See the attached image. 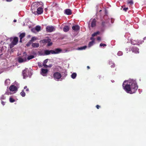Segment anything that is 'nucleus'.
<instances>
[{
  "label": "nucleus",
  "mask_w": 146,
  "mask_h": 146,
  "mask_svg": "<svg viewBox=\"0 0 146 146\" xmlns=\"http://www.w3.org/2000/svg\"><path fill=\"white\" fill-rule=\"evenodd\" d=\"M122 86L123 89L126 92L130 94L134 93L138 89L136 82L133 80L130 79L124 81Z\"/></svg>",
  "instance_id": "obj_1"
},
{
  "label": "nucleus",
  "mask_w": 146,
  "mask_h": 146,
  "mask_svg": "<svg viewBox=\"0 0 146 146\" xmlns=\"http://www.w3.org/2000/svg\"><path fill=\"white\" fill-rule=\"evenodd\" d=\"M61 50L60 49H57L55 50H45L44 52V53L42 54L41 55H48L52 54H57L60 52Z\"/></svg>",
  "instance_id": "obj_2"
},
{
  "label": "nucleus",
  "mask_w": 146,
  "mask_h": 146,
  "mask_svg": "<svg viewBox=\"0 0 146 146\" xmlns=\"http://www.w3.org/2000/svg\"><path fill=\"white\" fill-rule=\"evenodd\" d=\"M9 90L10 92H9V91L6 92L5 93V94H7V95H9L15 93V91L17 90V88L15 86L13 85L11 86L10 87Z\"/></svg>",
  "instance_id": "obj_3"
},
{
  "label": "nucleus",
  "mask_w": 146,
  "mask_h": 146,
  "mask_svg": "<svg viewBox=\"0 0 146 146\" xmlns=\"http://www.w3.org/2000/svg\"><path fill=\"white\" fill-rule=\"evenodd\" d=\"M40 4V2H35L32 5L31 9L32 10V13H33L35 14L36 9L38 7Z\"/></svg>",
  "instance_id": "obj_4"
},
{
  "label": "nucleus",
  "mask_w": 146,
  "mask_h": 146,
  "mask_svg": "<svg viewBox=\"0 0 146 146\" xmlns=\"http://www.w3.org/2000/svg\"><path fill=\"white\" fill-rule=\"evenodd\" d=\"M18 41V38L17 37H15L13 39V40L9 44L10 48H11L14 46L16 45Z\"/></svg>",
  "instance_id": "obj_5"
},
{
  "label": "nucleus",
  "mask_w": 146,
  "mask_h": 146,
  "mask_svg": "<svg viewBox=\"0 0 146 146\" xmlns=\"http://www.w3.org/2000/svg\"><path fill=\"white\" fill-rule=\"evenodd\" d=\"M27 57L24 56L19 57L18 58V61L20 63L25 62L27 61Z\"/></svg>",
  "instance_id": "obj_6"
},
{
  "label": "nucleus",
  "mask_w": 146,
  "mask_h": 146,
  "mask_svg": "<svg viewBox=\"0 0 146 146\" xmlns=\"http://www.w3.org/2000/svg\"><path fill=\"white\" fill-rule=\"evenodd\" d=\"M96 21L95 19H91L89 23V27H90V25L92 27H95L96 25Z\"/></svg>",
  "instance_id": "obj_7"
},
{
  "label": "nucleus",
  "mask_w": 146,
  "mask_h": 146,
  "mask_svg": "<svg viewBox=\"0 0 146 146\" xmlns=\"http://www.w3.org/2000/svg\"><path fill=\"white\" fill-rule=\"evenodd\" d=\"M61 77V74L59 72H55L53 74V77L54 79L58 80L60 79Z\"/></svg>",
  "instance_id": "obj_8"
},
{
  "label": "nucleus",
  "mask_w": 146,
  "mask_h": 146,
  "mask_svg": "<svg viewBox=\"0 0 146 146\" xmlns=\"http://www.w3.org/2000/svg\"><path fill=\"white\" fill-rule=\"evenodd\" d=\"M48 73V70L46 69L42 68L41 69L40 74L43 76H46Z\"/></svg>",
  "instance_id": "obj_9"
},
{
  "label": "nucleus",
  "mask_w": 146,
  "mask_h": 146,
  "mask_svg": "<svg viewBox=\"0 0 146 146\" xmlns=\"http://www.w3.org/2000/svg\"><path fill=\"white\" fill-rule=\"evenodd\" d=\"M46 30L48 32H51L55 30V28L54 27L52 26H48L46 27Z\"/></svg>",
  "instance_id": "obj_10"
},
{
  "label": "nucleus",
  "mask_w": 146,
  "mask_h": 146,
  "mask_svg": "<svg viewBox=\"0 0 146 146\" xmlns=\"http://www.w3.org/2000/svg\"><path fill=\"white\" fill-rule=\"evenodd\" d=\"M131 50L133 52L135 53H139V49L136 47H133L132 48Z\"/></svg>",
  "instance_id": "obj_11"
},
{
  "label": "nucleus",
  "mask_w": 146,
  "mask_h": 146,
  "mask_svg": "<svg viewBox=\"0 0 146 146\" xmlns=\"http://www.w3.org/2000/svg\"><path fill=\"white\" fill-rule=\"evenodd\" d=\"M43 9L40 7H39L37 9V13L38 14H41L43 12Z\"/></svg>",
  "instance_id": "obj_12"
},
{
  "label": "nucleus",
  "mask_w": 146,
  "mask_h": 146,
  "mask_svg": "<svg viewBox=\"0 0 146 146\" xmlns=\"http://www.w3.org/2000/svg\"><path fill=\"white\" fill-rule=\"evenodd\" d=\"M80 28V27L78 25H75L72 27V29L75 31H77L79 30Z\"/></svg>",
  "instance_id": "obj_13"
},
{
  "label": "nucleus",
  "mask_w": 146,
  "mask_h": 146,
  "mask_svg": "<svg viewBox=\"0 0 146 146\" xmlns=\"http://www.w3.org/2000/svg\"><path fill=\"white\" fill-rule=\"evenodd\" d=\"M64 13L65 14L69 15L71 14V10L70 9H66L65 10Z\"/></svg>",
  "instance_id": "obj_14"
},
{
  "label": "nucleus",
  "mask_w": 146,
  "mask_h": 146,
  "mask_svg": "<svg viewBox=\"0 0 146 146\" xmlns=\"http://www.w3.org/2000/svg\"><path fill=\"white\" fill-rule=\"evenodd\" d=\"M27 69H25L23 70L22 72L23 75V78L25 79L28 77V75H25V73H27Z\"/></svg>",
  "instance_id": "obj_15"
},
{
  "label": "nucleus",
  "mask_w": 146,
  "mask_h": 146,
  "mask_svg": "<svg viewBox=\"0 0 146 146\" xmlns=\"http://www.w3.org/2000/svg\"><path fill=\"white\" fill-rule=\"evenodd\" d=\"M51 40L50 39L48 38L47 39H44L40 41V42H42V43H46L48 42H50Z\"/></svg>",
  "instance_id": "obj_16"
},
{
  "label": "nucleus",
  "mask_w": 146,
  "mask_h": 146,
  "mask_svg": "<svg viewBox=\"0 0 146 146\" xmlns=\"http://www.w3.org/2000/svg\"><path fill=\"white\" fill-rule=\"evenodd\" d=\"M10 80L9 79H7L5 81V85L6 86H7L10 84Z\"/></svg>",
  "instance_id": "obj_17"
},
{
  "label": "nucleus",
  "mask_w": 146,
  "mask_h": 146,
  "mask_svg": "<svg viewBox=\"0 0 146 146\" xmlns=\"http://www.w3.org/2000/svg\"><path fill=\"white\" fill-rule=\"evenodd\" d=\"M39 46V44L38 43H33L32 44V46L34 48H37Z\"/></svg>",
  "instance_id": "obj_18"
},
{
  "label": "nucleus",
  "mask_w": 146,
  "mask_h": 146,
  "mask_svg": "<svg viewBox=\"0 0 146 146\" xmlns=\"http://www.w3.org/2000/svg\"><path fill=\"white\" fill-rule=\"evenodd\" d=\"M69 30V27L68 26H65L64 29L63 31H64L66 32L68 31Z\"/></svg>",
  "instance_id": "obj_19"
},
{
  "label": "nucleus",
  "mask_w": 146,
  "mask_h": 146,
  "mask_svg": "<svg viewBox=\"0 0 146 146\" xmlns=\"http://www.w3.org/2000/svg\"><path fill=\"white\" fill-rule=\"evenodd\" d=\"M36 31L38 32L40 30L41 27L38 25L36 26L35 28Z\"/></svg>",
  "instance_id": "obj_20"
},
{
  "label": "nucleus",
  "mask_w": 146,
  "mask_h": 146,
  "mask_svg": "<svg viewBox=\"0 0 146 146\" xmlns=\"http://www.w3.org/2000/svg\"><path fill=\"white\" fill-rule=\"evenodd\" d=\"M77 74L76 73H73L71 75V77L73 79H75L76 76Z\"/></svg>",
  "instance_id": "obj_21"
},
{
  "label": "nucleus",
  "mask_w": 146,
  "mask_h": 146,
  "mask_svg": "<svg viewBox=\"0 0 146 146\" xmlns=\"http://www.w3.org/2000/svg\"><path fill=\"white\" fill-rule=\"evenodd\" d=\"M94 43V40H93L91 42H89V43L88 45V46L89 47H90L91 46L93 45Z\"/></svg>",
  "instance_id": "obj_22"
},
{
  "label": "nucleus",
  "mask_w": 146,
  "mask_h": 146,
  "mask_svg": "<svg viewBox=\"0 0 146 146\" xmlns=\"http://www.w3.org/2000/svg\"><path fill=\"white\" fill-rule=\"evenodd\" d=\"M109 64L110 65H111V68H114L115 66V65L114 63L111 61H109Z\"/></svg>",
  "instance_id": "obj_23"
},
{
  "label": "nucleus",
  "mask_w": 146,
  "mask_h": 146,
  "mask_svg": "<svg viewBox=\"0 0 146 146\" xmlns=\"http://www.w3.org/2000/svg\"><path fill=\"white\" fill-rule=\"evenodd\" d=\"M5 94L3 95H2L1 96V97L0 98V100L2 101V100H5L6 99V96H5Z\"/></svg>",
  "instance_id": "obj_24"
},
{
  "label": "nucleus",
  "mask_w": 146,
  "mask_h": 146,
  "mask_svg": "<svg viewBox=\"0 0 146 146\" xmlns=\"http://www.w3.org/2000/svg\"><path fill=\"white\" fill-rule=\"evenodd\" d=\"M87 47V46H86L81 47L80 48H78V50H84Z\"/></svg>",
  "instance_id": "obj_25"
},
{
  "label": "nucleus",
  "mask_w": 146,
  "mask_h": 146,
  "mask_svg": "<svg viewBox=\"0 0 146 146\" xmlns=\"http://www.w3.org/2000/svg\"><path fill=\"white\" fill-rule=\"evenodd\" d=\"M100 33V32L99 31H97L96 33H94V34H93L92 36V37H94L95 36H96L97 35H99Z\"/></svg>",
  "instance_id": "obj_26"
},
{
  "label": "nucleus",
  "mask_w": 146,
  "mask_h": 146,
  "mask_svg": "<svg viewBox=\"0 0 146 146\" xmlns=\"http://www.w3.org/2000/svg\"><path fill=\"white\" fill-rule=\"evenodd\" d=\"M138 42H137V41L136 40H133V41H131V44L133 45H135L137 44V43Z\"/></svg>",
  "instance_id": "obj_27"
},
{
  "label": "nucleus",
  "mask_w": 146,
  "mask_h": 146,
  "mask_svg": "<svg viewBox=\"0 0 146 146\" xmlns=\"http://www.w3.org/2000/svg\"><path fill=\"white\" fill-rule=\"evenodd\" d=\"M34 56L33 55H31L28 57L27 59L29 60L31 59H32L34 58Z\"/></svg>",
  "instance_id": "obj_28"
},
{
  "label": "nucleus",
  "mask_w": 146,
  "mask_h": 146,
  "mask_svg": "<svg viewBox=\"0 0 146 146\" xmlns=\"http://www.w3.org/2000/svg\"><path fill=\"white\" fill-rule=\"evenodd\" d=\"M9 101L11 103H13L15 101V100L12 98L11 97L9 98Z\"/></svg>",
  "instance_id": "obj_29"
},
{
  "label": "nucleus",
  "mask_w": 146,
  "mask_h": 146,
  "mask_svg": "<svg viewBox=\"0 0 146 146\" xmlns=\"http://www.w3.org/2000/svg\"><path fill=\"white\" fill-rule=\"evenodd\" d=\"M21 95L23 97H24L25 95V93L23 90L22 92L20 93Z\"/></svg>",
  "instance_id": "obj_30"
},
{
  "label": "nucleus",
  "mask_w": 146,
  "mask_h": 146,
  "mask_svg": "<svg viewBox=\"0 0 146 146\" xmlns=\"http://www.w3.org/2000/svg\"><path fill=\"white\" fill-rule=\"evenodd\" d=\"M114 21V19H109L108 20V22H111L112 23H113Z\"/></svg>",
  "instance_id": "obj_31"
},
{
  "label": "nucleus",
  "mask_w": 146,
  "mask_h": 146,
  "mask_svg": "<svg viewBox=\"0 0 146 146\" xmlns=\"http://www.w3.org/2000/svg\"><path fill=\"white\" fill-rule=\"evenodd\" d=\"M25 36V33H22L20 35V38H23Z\"/></svg>",
  "instance_id": "obj_32"
},
{
  "label": "nucleus",
  "mask_w": 146,
  "mask_h": 146,
  "mask_svg": "<svg viewBox=\"0 0 146 146\" xmlns=\"http://www.w3.org/2000/svg\"><path fill=\"white\" fill-rule=\"evenodd\" d=\"M127 3L131 5L133 4V3L132 0H128L127 1Z\"/></svg>",
  "instance_id": "obj_33"
},
{
  "label": "nucleus",
  "mask_w": 146,
  "mask_h": 146,
  "mask_svg": "<svg viewBox=\"0 0 146 146\" xmlns=\"http://www.w3.org/2000/svg\"><path fill=\"white\" fill-rule=\"evenodd\" d=\"M117 54L119 56H120L123 54V52L120 51H119Z\"/></svg>",
  "instance_id": "obj_34"
},
{
  "label": "nucleus",
  "mask_w": 146,
  "mask_h": 146,
  "mask_svg": "<svg viewBox=\"0 0 146 146\" xmlns=\"http://www.w3.org/2000/svg\"><path fill=\"white\" fill-rule=\"evenodd\" d=\"M36 40V37H33L31 38V41H32V42H33V41H34V40Z\"/></svg>",
  "instance_id": "obj_35"
},
{
  "label": "nucleus",
  "mask_w": 146,
  "mask_h": 146,
  "mask_svg": "<svg viewBox=\"0 0 146 146\" xmlns=\"http://www.w3.org/2000/svg\"><path fill=\"white\" fill-rule=\"evenodd\" d=\"M32 41L30 40L29 42L27 44V46H30V45L32 43Z\"/></svg>",
  "instance_id": "obj_36"
},
{
  "label": "nucleus",
  "mask_w": 146,
  "mask_h": 146,
  "mask_svg": "<svg viewBox=\"0 0 146 146\" xmlns=\"http://www.w3.org/2000/svg\"><path fill=\"white\" fill-rule=\"evenodd\" d=\"M28 75L30 77L32 75V74L31 71H28Z\"/></svg>",
  "instance_id": "obj_37"
},
{
  "label": "nucleus",
  "mask_w": 146,
  "mask_h": 146,
  "mask_svg": "<svg viewBox=\"0 0 146 146\" xmlns=\"http://www.w3.org/2000/svg\"><path fill=\"white\" fill-rule=\"evenodd\" d=\"M100 46H106V44H105L101 43L100 44Z\"/></svg>",
  "instance_id": "obj_38"
},
{
  "label": "nucleus",
  "mask_w": 146,
  "mask_h": 146,
  "mask_svg": "<svg viewBox=\"0 0 146 146\" xmlns=\"http://www.w3.org/2000/svg\"><path fill=\"white\" fill-rule=\"evenodd\" d=\"M43 66L45 68H47V65L46 64H44L43 63Z\"/></svg>",
  "instance_id": "obj_39"
},
{
  "label": "nucleus",
  "mask_w": 146,
  "mask_h": 146,
  "mask_svg": "<svg viewBox=\"0 0 146 146\" xmlns=\"http://www.w3.org/2000/svg\"><path fill=\"white\" fill-rule=\"evenodd\" d=\"M48 59H46L44 61L43 63H44V64H46V63L48 62Z\"/></svg>",
  "instance_id": "obj_40"
},
{
  "label": "nucleus",
  "mask_w": 146,
  "mask_h": 146,
  "mask_svg": "<svg viewBox=\"0 0 146 146\" xmlns=\"http://www.w3.org/2000/svg\"><path fill=\"white\" fill-rule=\"evenodd\" d=\"M36 31L35 28H33L31 29V31L34 33H35Z\"/></svg>",
  "instance_id": "obj_41"
},
{
  "label": "nucleus",
  "mask_w": 146,
  "mask_h": 146,
  "mask_svg": "<svg viewBox=\"0 0 146 146\" xmlns=\"http://www.w3.org/2000/svg\"><path fill=\"white\" fill-rule=\"evenodd\" d=\"M52 66V64H50L48 65H47V68H51Z\"/></svg>",
  "instance_id": "obj_42"
},
{
  "label": "nucleus",
  "mask_w": 146,
  "mask_h": 146,
  "mask_svg": "<svg viewBox=\"0 0 146 146\" xmlns=\"http://www.w3.org/2000/svg\"><path fill=\"white\" fill-rule=\"evenodd\" d=\"M128 8L127 7L124 8L123 9V10L124 11H126L128 10Z\"/></svg>",
  "instance_id": "obj_43"
},
{
  "label": "nucleus",
  "mask_w": 146,
  "mask_h": 146,
  "mask_svg": "<svg viewBox=\"0 0 146 146\" xmlns=\"http://www.w3.org/2000/svg\"><path fill=\"white\" fill-rule=\"evenodd\" d=\"M106 22L107 23V22L106 21V22H102V24L103 26H104L105 25V23H106Z\"/></svg>",
  "instance_id": "obj_44"
},
{
  "label": "nucleus",
  "mask_w": 146,
  "mask_h": 146,
  "mask_svg": "<svg viewBox=\"0 0 146 146\" xmlns=\"http://www.w3.org/2000/svg\"><path fill=\"white\" fill-rule=\"evenodd\" d=\"M38 66L40 67H42V66L41 65V64L40 63V62H38Z\"/></svg>",
  "instance_id": "obj_45"
},
{
  "label": "nucleus",
  "mask_w": 146,
  "mask_h": 146,
  "mask_svg": "<svg viewBox=\"0 0 146 146\" xmlns=\"http://www.w3.org/2000/svg\"><path fill=\"white\" fill-rule=\"evenodd\" d=\"M1 104L3 105H4L5 104V102L2 100L1 101Z\"/></svg>",
  "instance_id": "obj_46"
},
{
  "label": "nucleus",
  "mask_w": 146,
  "mask_h": 146,
  "mask_svg": "<svg viewBox=\"0 0 146 146\" xmlns=\"http://www.w3.org/2000/svg\"><path fill=\"white\" fill-rule=\"evenodd\" d=\"M97 40L99 41L100 40L101 38L100 37H98L97 38Z\"/></svg>",
  "instance_id": "obj_47"
},
{
  "label": "nucleus",
  "mask_w": 146,
  "mask_h": 146,
  "mask_svg": "<svg viewBox=\"0 0 146 146\" xmlns=\"http://www.w3.org/2000/svg\"><path fill=\"white\" fill-rule=\"evenodd\" d=\"M52 44V43L51 42H48V46H50Z\"/></svg>",
  "instance_id": "obj_48"
},
{
  "label": "nucleus",
  "mask_w": 146,
  "mask_h": 146,
  "mask_svg": "<svg viewBox=\"0 0 146 146\" xmlns=\"http://www.w3.org/2000/svg\"><path fill=\"white\" fill-rule=\"evenodd\" d=\"M93 37L92 36V37H91L90 38V39L91 40H92V41L94 40V38H93Z\"/></svg>",
  "instance_id": "obj_49"
},
{
  "label": "nucleus",
  "mask_w": 146,
  "mask_h": 146,
  "mask_svg": "<svg viewBox=\"0 0 146 146\" xmlns=\"http://www.w3.org/2000/svg\"><path fill=\"white\" fill-rule=\"evenodd\" d=\"M100 107V106H99L98 105H97L96 106V107L98 109Z\"/></svg>",
  "instance_id": "obj_50"
},
{
  "label": "nucleus",
  "mask_w": 146,
  "mask_h": 146,
  "mask_svg": "<svg viewBox=\"0 0 146 146\" xmlns=\"http://www.w3.org/2000/svg\"><path fill=\"white\" fill-rule=\"evenodd\" d=\"M22 38H20V42H22Z\"/></svg>",
  "instance_id": "obj_51"
},
{
  "label": "nucleus",
  "mask_w": 146,
  "mask_h": 146,
  "mask_svg": "<svg viewBox=\"0 0 146 146\" xmlns=\"http://www.w3.org/2000/svg\"><path fill=\"white\" fill-rule=\"evenodd\" d=\"M27 86H25L24 87V89H25L26 88H27Z\"/></svg>",
  "instance_id": "obj_52"
},
{
  "label": "nucleus",
  "mask_w": 146,
  "mask_h": 146,
  "mask_svg": "<svg viewBox=\"0 0 146 146\" xmlns=\"http://www.w3.org/2000/svg\"><path fill=\"white\" fill-rule=\"evenodd\" d=\"M27 91H28L29 90V89L28 88H27L26 89V90Z\"/></svg>",
  "instance_id": "obj_53"
},
{
  "label": "nucleus",
  "mask_w": 146,
  "mask_h": 146,
  "mask_svg": "<svg viewBox=\"0 0 146 146\" xmlns=\"http://www.w3.org/2000/svg\"><path fill=\"white\" fill-rule=\"evenodd\" d=\"M7 1H11L12 0H6Z\"/></svg>",
  "instance_id": "obj_54"
},
{
  "label": "nucleus",
  "mask_w": 146,
  "mask_h": 146,
  "mask_svg": "<svg viewBox=\"0 0 146 146\" xmlns=\"http://www.w3.org/2000/svg\"><path fill=\"white\" fill-rule=\"evenodd\" d=\"M13 21L15 22H16V20H14Z\"/></svg>",
  "instance_id": "obj_55"
},
{
  "label": "nucleus",
  "mask_w": 146,
  "mask_h": 146,
  "mask_svg": "<svg viewBox=\"0 0 146 146\" xmlns=\"http://www.w3.org/2000/svg\"><path fill=\"white\" fill-rule=\"evenodd\" d=\"M87 68H88V69L90 68V67L89 66H87Z\"/></svg>",
  "instance_id": "obj_56"
},
{
  "label": "nucleus",
  "mask_w": 146,
  "mask_h": 146,
  "mask_svg": "<svg viewBox=\"0 0 146 146\" xmlns=\"http://www.w3.org/2000/svg\"><path fill=\"white\" fill-rule=\"evenodd\" d=\"M25 75H28V74H27V73H25Z\"/></svg>",
  "instance_id": "obj_57"
}]
</instances>
